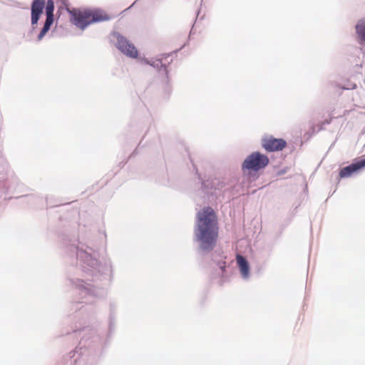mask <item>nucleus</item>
<instances>
[{"label": "nucleus", "instance_id": "1a4fd4ad", "mask_svg": "<svg viewBox=\"0 0 365 365\" xmlns=\"http://www.w3.org/2000/svg\"><path fill=\"white\" fill-rule=\"evenodd\" d=\"M359 43L365 46V18L361 19L356 26Z\"/></svg>", "mask_w": 365, "mask_h": 365}, {"label": "nucleus", "instance_id": "0eeeda50", "mask_svg": "<svg viewBox=\"0 0 365 365\" xmlns=\"http://www.w3.org/2000/svg\"><path fill=\"white\" fill-rule=\"evenodd\" d=\"M365 167V158L356 163H354L341 169L339 176L341 178L350 177L353 173Z\"/></svg>", "mask_w": 365, "mask_h": 365}, {"label": "nucleus", "instance_id": "9d476101", "mask_svg": "<svg viewBox=\"0 0 365 365\" xmlns=\"http://www.w3.org/2000/svg\"><path fill=\"white\" fill-rule=\"evenodd\" d=\"M218 267L220 269L219 274L221 275V277L223 278L225 273V268H226V262L225 261H222L218 262ZM223 283V279H220V284H222Z\"/></svg>", "mask_w": 365, "mask_h": 365}, {"label": "nucleus", "instance_id": "f03ea898", "mask_svg": "<svg viewBox=\"0 0 365 365\" xmlns=\"http://www.w3.org/2000/svg\"><path fill=\"white\" fill-rule=\"evenodd\" d=\"M46 9V19L40 34L38 40L41 41L48 31L53 23L54 2L53 0H33L31 5V21L33 26L37 24L43 9Z\"/></svg>", "mask_w": 365, "mask_h": 365}, {"label": "nucleus", "instance_id": "6e6552de", "mask_svg": "<svg viewBox=\"0 0 365 365\" xmlns=\"http://www.w3.org/2000/svg\"><path fill=\"white\" fill-rule=\"evenodd\" d=\"M236 259L242 275L244 277H247L249 276L250 267L246 259L242 255H237Z\"/></svg>", "mask_w": 365, "mask_h": 365}, {"label": "nucleus", "instance_id": "20e7f679", "mask_svg": "<svg viewBox=\"0 0 365 365\" xmlns=\"http://www.w3.org/2000/svg\"><path fill=\"white\" fill-rule=\"evenodd\" d=\"M269 162V160L267 155L254 152L245 158L242 165V170L244 172L247 170L249 174H251L264 168Z\"/></svg>", "mask_w": 365, "mask_h": 365}, {"label": "nucleus", "instance_id": "39448f33", "mask_svg": "<svg viewBox=\"0 0 365 365\" xmlns=\"http://www.w3.org/2000/svg\"><path fill=\"white\" fill-rule=\"evenodd\" d=\"M115 36L117 39L116 46L123 53L133 58L138 57V52L134 45L130 43L125 37L118 34H115Z\"/></svg>", "mask_w": 365, "mask_h": 365}, {"label": "nucleus", "instance_id": "7ed1b4c3", "mask_svg": "<svg viewBox=\"0 0 365 365\" xmlns=\"http://www.w3.org/2000/svg\"><path fill=\"white\" fill-rule=\"evenodd\" d=\"M73 23L81 29H84L88 25L106 21L110 19V16L101 9H86L71 11Z\"/></svg>", "mask_w": 365, "mask_h": 365}, {"label": "nucleus", "instance_id": "f257e3e1", "mask_svg": "<svg viewBox=\"0 0 365 365\" xmlns=\"http://www.w3.org/2000/svg\"><path fill=\"white\" fill-rule=\"evenodd\" d=\"M195 236L201 242L204 250L212 249L218 236L217 219L214 210L211 207H205L197 214V230Z\"/></svg>", "mask_w": 365, "mask_h": 365}, {"label": "nucleus", "instance_id": "423d86ee", "mask_svg": "<svg viewBox=\"0 0 365 365\" xmlns=\"http://www.w3.org/2000/svg\"><path fill=\"white\" fill-rule=\"evenodd\" d=\"M262 147L268 152L282 150L287 145V142L282 138H275L272 136L262 140Z\"/></svg>", "mask_w": 365, "mask_h": 365}]
</instances>
